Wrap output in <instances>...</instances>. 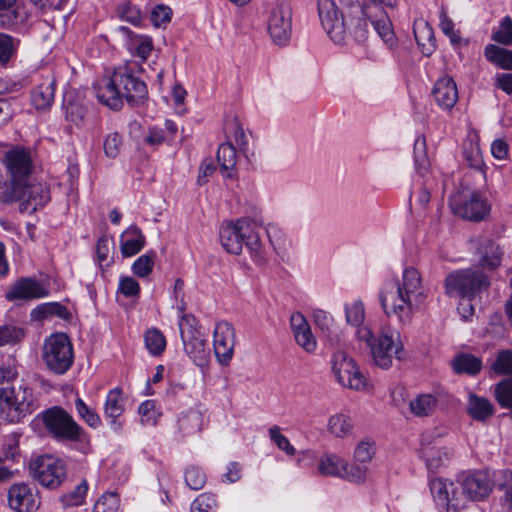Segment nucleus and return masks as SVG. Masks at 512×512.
Returning <instances> with one entry per match:
<instances>
[{
    "label": "nucleus",
    "mask_w": 512,
    "mask_h": 512,
    "mask_svg": "<svg viewBox=\"0 0 512 512\" xmlns=\"http://www.w3.org/2000/svg\"><path fill=\"white\" fill-rule=\"evenodd\" d=\"M55 80L47 77L31 93V102L37 110H46L54 101Z\"/></svg>",
    "instance_id": "obj_28"
},
{
    "label": "nucleus",
    "mask_w": 512,
    "mask_h": 512,
    "mask_svg": "<svg viewBox=\"0 0 512 512\" xmlns=\"http://www.w3.org/2000/svg\"><path fill=\"white\" fill-rule=\"evenodd\" d=\"M488 277L477 267L457 270L445 280V292L449 297L471 298L489 287Z\"/></svg>",
    "instance_id": "obj_8"
},
{
    "label": "nucleus",
    "mask_w": 512,
    "mask_h": 512,
    "mask_svg": "<svg viewBox=\"0 0 512 512\" xmlns=\"http://www.w3.org/2000/svg\"><path fill=\"white\" fill-rule=\"evenodd\" d=\"M33 394L26 386L0 388V411L10 422H18L33 410Z\"/></svg>",
    "instance_id": "obj_11"
},
{
    "label": "nucleus",
    "mask_w": 512,
    "mask_h": 512,
    "mask_svg": "<svg viewBox=\"0 0 512 512\" xmlns=\"http://www.w3.org/2000/svg\"><path fill=\"white\" fill-rule=\"evenodd\" d=\"M185 482L193 490L201 489L205 482V474L197 467H190L185 473Z\"/></svg>",
    "instance_id": "obj_60"
},
{
    "label": "nucleus",
    "mask_w": 512,
    "mask_h": 512,
    "mask_svg": "<svg viewBox=\"0 0 512 512\" xmlns=\"http://www.w3.org/2000/svg\"><path fill=\"white\" fill-rule=\"evenodd\" d=\"M48 296V290L37 280L23 278L17 281L7 292L6 298L13 300H32Z\"/></svg>",
    "instance_id": "obj_21"
},
{
    "label": "nucleus",
    "mask_w": 512,
    "mask_h": 512,
    "mask_svg": "<svg viewBox=\"0 0 512 512\" xmlns=\"http://www.w3.org/2000/svg\"><path fill=\"white\" fill-rule=\"evenodd\" d=\"M457 487L451 485L452 507L459 509L471 501L482 500L491 492V483L482 472H463L457 477Z\"/></svg>",
    "instance_id": "obj_7"
},
{
    "label": "nucleus",
    "mask_w": 512,
    "mask_h": 512,
    "mask_svg": "<svg viewBox=\"0 0 512 512\" xmlns=\"http://www.w3.org/2000/svg\"><path fill=\"white\" fill-rule=\"evenodd\" d=\"M318 15L323 29L335 43H343L348 33L357 41L365 40L368 35L371 22L366 4L339 12L334 0H318Z\"/></svg>",
    "instance_id": "obj_3"
},
{
    "label": "nucleus",
    "mask_w": 512,
    "mask_h": 512,
    "mask_svg": "<svg viewBox=\"0 0 512 512\" xmlns=\"http://www.w3.org/2000/svg\"><path fill=\"white\" fill-rule=\"evenodd\" d=\"M5 162L11 174V186L27 180L33 171V161L30 153L23 148L16 147L6 153Z\"/></svg>",
    "instance_id": "obj_19"
},
{
    "label": "nucleus",
    "mask_w": 512,
    "mask_h": 512,
    "mask_svg": "<svg viewBox=\"0 0 512 512\" xmlns=\"http://www.w3.org/2000/svg\"><path fill=\"white\" fill-rule=\"evenodd\" d=\"M413 32L422 54L430 56L435 50V36L430 24L423 19L416 20Z\"/></svg>",
    "instance_id": "obj_29"
},
{
    "label": "nucleus",
    "mask_w": 512,
    "mask_h": 512,
    "mask_svg": "<svg viewBox=\"0 0 512 512\" xmlns=\"http://www.w3.org/2000/svg\"><path fill=\"white\" fill-rule=\"evenodd\" d=\"M486 58L505 70L512 69V51L490 44L485 48Z\"/></svg>",
    "instance_id": "obj_39"
},
{
    "label": "nucleus",
    "mask_w": 512,
    "mask_h": 512,
    "mask_svg": "<svg viewBox=\"0 0 512 512\" xmlns=\"http://www.w3.org/2000/svg\"><path fill=\"white\" fill-rule=\"evenodd\" d=\"M154 258V252H149L138 257L132 265L133 273L141 278L148 276L153 270Z\"/></svg>",
    "instance_id": "obj_49"
},
{
    "label": "nucleus",
    "mask_w": 512,
    "mask_h": 512,
    "mask_svg": "<svg viewBox=\"0 0 512 512\" xmlns=\"http://www.w3.org/2000/svg\"><path fill=\"white\" fill-rule=\"evenodd\" d=\"M144 342L147 350L152 356H160L166 348V338L156 328L148 329L144 334Z\"/></svg>",
    "instance_id": "obj_42"
},
{
    "label": "nucleus",
    "mask_w": 512,
    "mask_h": 512,
    "mask_svg": "<svg viewBox=\"0 0 512 512\" xmlns=\"http://www.w3.org/2000/svg\"><path fill=\"white\" fill-rule=\"evenodd\" d=\"M468 413L473 419L483 421L492 416L494 409L486 398L470 395L468 399Z\"/></svg>",
    "instance_id": "obj_36"
},
{
    "label": "nucleus",
    "mask_w": 512,
    "mask_h": 512,
    "mask_svg": "<svg viewBox=\"0 0 512 512\" xmlns=\"http://www.w3.org/2000/svg\"><path fill=\"white\" fill-rule=\"evenodd\" d=\"M13 38L7 34L0 33V62H7L14 52Z\"/></svg>",
    "instance_id": "obj_64"
},
{
    "label": "nucleus",
    "mask_w": 512,
    "mask_h": 512,
    "mask_svg": "<svg viewBox=\"0 0 512 512\" xmlns=\"http://www.w3.org/2000/svg\"><path fill=\"white\" fill-rule=\"evenodd\" d=\"M266 233L273 250L281 257L287 255L291 248V241L287 238L284 231L276 225L269 224L266 227Z\"/></svg>",
    "instance_id": "obj_34"
},
{
    "label": "nucleus",
    "mask_w": 512,
    "mask_h": 512,
    "mask_svg": "<svg viewBox=\"0 0 512 512\" xmlns=\"http://www.w3.org/2000/svg\"><path fill=\"white\" fill-rule=\"evenodd\" d=\"M345 459L335 453H324L318 459L317 469L320 475L341 477Z\"/></svg>",
    "instance_id": "obj_31"
},
{
    "label": "nucleus",
    "mask_w": 512,
    "mask_h": 512,
    "mask_svg": "<svg viewBox=\"0 0 512 512\" xmlns=\"http://www.w3.org/2000/svg\"><path fill=\"white\" fill-rule=\"evenodd\" d=\"M145 236L141 230L131 225L120 236V250L124 257H132L142 250Z\"/></svg>",
    "instance_id": "obj_27"
},
{
    "label": "nucleus",
    "mask_w": 512,
    "mask_h": 512,
    "mask_svg": "<svg viewBox=\"0 0 512 512\" xmlns=\"http://www.w3.org/2000/svg\"><path fill=\"white\" fill-rule=\"evenodd\" d=\"M450 205L454 214L475 222L484 220L490 211L487 202L476 193L454 196L450 200Z\"/></svg>",
    "instance_id": "obj_17"
},
{
    "label": "nucleus",
    "mask_w": 512,
    "mask_h": 512,
    "mask_svg": "<svg viewBox=\"0 0 512 512\" xmlns=\"http://www.w3.org/2000/svg\"><path fill=\"white\" fill-rule=\"evenodd\" d=\"M491 368L497 375H512V351H499Z\"/></svg>",
    "instance_id": "obj_47"
},
{
    "label": "nucleus",
    "mask_w": 512,
    "mask_h": 512,
    "mask_svg": "<svg viewBox=\"0 0 512 512\" xmlns=\"http://www.w3.org/2000/svg\"><path fill=\"white\" fill-rule=\"evenodd\" d=\"M213 346L218 362L221 365H228L235 346V330L229 322L222 321L216 324Z\"/></svg>",
    "instance_id": "obj_18"
},
{
    "label": "nucleus",
    "mask_w": 512,
    "mask_h": 512,
    "mask_svg": "<svg viewBox=\"0 0 512 512\" xmlns=\"http://www.w3.org/2000/svg\"><path fill=\"white\" fill-rule=\"evenodd\" d=\"M451 366L456 374L474 376L481 371L482 361L472 354L460 353L453 358Z\"/></svg>",
    "instance_id": "obj_30"
},
{
    "label": "nucleus",
    "mask_w": 512,
    "mask_h": 512,
    "mask_svg": "<svg viewBox=\"0 0 512 512\" xmlns=\"http://www.w3.org/2000/svg\"><path fill=\"white\" fill-rule=\"evenodd\" d=\"M421 457L425 461L428 470L437 471L447 465L451 458V452L437 444H427L421 447Z\"/></svg>",
    "instance_id": "obj_25"
},
{
    "label": "nucleus",
    "mask_w": 512,
    "mask_h": 512,
    "mask_svg": "<svg viewBox=\"0 0 512 512\" xmlns=\"http://www.w3.org/2000/svg\"><path fill=\"white\" fill-rule=\"evenodd\" d=\"M368 473V466L357 463L354 460L352 463L345 460L340 478L350 483L363 484L367 480Z\"/></svg>",
    "instance_id": "obj_38"
},
{
    "label": "nucleus",
    "mask_w": 512,
    "mask_h": 512,
    "mask_svg": "<svg viewBox=\"0 0 512 512\" xmlns=\"http://www.w3.org/2000/svg\"><path fill=\"white\" fill-rule=\"evenodd\" d=\"M75 409L78 416L91 428L100 427L102 421L99 414L89 407L80 397L75 399Z\"/></svg>",
    "instance_id": "obj_44"
},
{
    "label": "nucleus",
    "mask_w": 512,
    "mask_h": 512,
    "mask_svg": "<svg viewBox=\"0 0 512 512\" xmlns=\"http://www.w3.org/2000/svg\"><path fill=\"white\" fill-rule=\"evenodd\" d=\"M178 425L181 432L188 434L199 432L203 426V415L199 410H189L179 418Z\"/></svg>",
    "instance_id": "obj_41"
},
{
    "label": "nucleus",
    "mask_w": 512,
    "mask_h": 512,
    "mask_svg": "<svg viewBox=\"0 0 512 512\" xmlns=\"http://www.w3.org/2000/svg\"><path fill=\"white\" fill-rule=\"evenodd\" d=\"M432 95L440 108L444 110L452 109L458 100L455 81L449 76L438 79L432 90Z\"/></svg>",
    "instance_id": "obj_23"
},
{
    "label": "nucleus",
    "mask_w": 512,
    "mask_h": 512,
    "mask_svg": "<svg viewBox=\"0 0 512 512\" xmlns=\"http://www.w3.org/2000/svg\"><path fill=\"white\" fill-rule=\"evenodd\" d=\"M451 485L457 487V482H447L442 478H435L430 482V490L435 500L447 507L452 506Z\"/></svg>",
    "instance_id": "obj_37"
},
{
    "label": "nucleus",
    "mask_w": 512,
    "mask_h": 512,
    "mask_svg": "<svg viewBox=\"0 0 512 512\" xmlns=\"http://www.w3.org/2000/svg\"><path fill=\"white\" fill-rule=\"evenodd\" d=\"M365 311L362 302L356 301L346 305V320L353 326H359L364 321Z\"/></svg>",
    "instance_id": "obj_57"
},
{
    "label": "nucleus",
    "mask_w": 512,
    "mask_h": 512,
    "mask_svg": "<svg viewBox=\"0 0 512 512\" xmlns=\"http://www.w3.org/2000/svg\"><path fill=\"white\" fill-rule=\"evenodd\" d=\"M18 375L15 359H8L7 362L0 365V384L13 381Z\"/></svg>",
    "instance_id": "obj_63"
},
{
    "label": "nucleus",
    "mask_w": 512,
    "mask_h": 512,
    "mask_svg": "<svg viewBox=\"0 0 512 512\" xmlns=\"http://www.w3.org/2000/svg\"><path fill=\"white\" fill-rule=\"evenodd\" d=\"M32 315L40 318H46L53 315H56L60 318H66L68 311L63 305L59 303H47L42 304L34 309Z\"/></svg>",
    "instance_id": "obj_52"
},
{
    "label": "nucleus",
    "mask_w": 512,
    "mask_h": 512,
    "mask_svg": "<svg viewBox=\"0 0 512 512\" xmlns=\"http://www.w3.org/2000/svg\"><path fill=\"white\" fill-rule=\"evenodd\" d=\"M88 491V484L83 480L75 489L61 496V502L64 506H79L84 502Z\"/></svg>",
    "instance_id": "obj_50"
},
{
    "label": "nucleus",
    "mask_w": 512,
    "mask_h": 512,
    "mask_svg": "<svg viewBox=\"0 0 512 512\" xmlns=\"http://www.w3.org/2000/svg\"><path fill=\"white\" fill-rule=\"evenodd\" d=\"M172 10L165 5H157L151 13V20L156 27H160L171 20Z\"/></svg>",
    "instance_id": "obj_62"
},
{
    "label": "nucleus",
    "mask_w": 512,
    "mask_h": 512,
    "mask_svg": "<svg viewBox=\"0 0 512 512\" xmlns=\"http://www.w3.org/2000/svg\"><path fill=\"white\" fill-rule=\"evenodd\" d=\"M354 425L350 416L344 413H336L329 417L327 422L328 432L336 438H346L351 435Z\"/></svg>",
    "instance_id": "obj_33"
},
{
    "label": "nucleus",
    "mask_w": 512,
    "mask_h": 512,
    "mask_svg": "<svg viewBox=\"0 0 512 512\" xmlns=\"http://www.w3.org/2000/svg\"><path fill=\"white\" fill-rule=\"evenodd\" d=\"M426 297L421 275L414 267L405 268L401 279L386 282L379 293L384 313L396 316L404 325L412 321Z\"/></svg>",
    "instance_id": "obj_1"
},
{
    "label": "nucleus",
    "mask_w": 512,
    "mask_h": 512,
    "mask_svg": "<svg viewBox=\"0 0 512 512\" xmlns=\"http://www.w3.org/2000/svg\"><path fill=\"white\" fill-rule=\"evenodd\" d=\"M290 324L296 343L306 352L313 353L316 350L317 342L304 315L300 312L293 313Z\"/></svg>",
    "instance_id": "obj_22"
},
{
    "label": "nucleus",
    "mask_w": 512,
    "mask_h": 512,
    "mask_svg": "<svg viewBox=\"0 0 512 512\" xmlns=\"http://www.w3.org/2000/svg\"><path fill=\"white\" fill-rule=\"evenodd\" d=\"M9 507L17 512H33L40 506L36 489L27 484L12 485L8 490Z\"/></svg>",
    "instance_id": "obj_20"
},
{
    "label": "nucleus",
    "mask_w": 512,
    "mask_h": 512,
    "mask_svg": "<svg viewBox=\"0 0 512 512\" xmlns=\"http://www.w3.org/2000/svg\"><path fill=\"white\" fill-rule=\"evenodd\" d=\"M493 40L504 45L512 43V19L505 17L499 29L493 34Z\"/></svg>",
    "instance_id": "obj_59"
},
{
    "label": "nucleus",
    "mask_w": 512,
    "mask_h": 512,
    "mask_svg": "<svg viewBox=\"0 0 512 512\" xmlns=\"http://www.w3.org/2000/svg\"><path fill=\"white\" fill-rule=\"evenodd\" d=\"M129 49L142 61H146L153 49L152 41L149 37H136L130 41Z\"/></svg>",
    "instance_id": "obj_48"
},
{
    "label": "nucleus",
    "mask_w": 512,
    "mask_h": 512,
    "mask_svg": "<svg viewBox=\"0 0 512 512\" xmlns=\"http://www.w3.org/2000/svg\"><path fill=\"white\" fill-rule=\"evenodd\" d=\"M42 358L50 371L58 375L66 373L74 360L70 338L65 333L52 334L44 342Z\"/></svg>",
    "instance_id": "obj_9"
},
{
    "label": "nucleus",
    "mask_w": 512,
    "mask_h": 512,
    "mask_svg": "<svg viewBox=\"0 0 512 512\" xmlns=\"http://www.w3.org/2000/svg\"><path fill=\"white\" fill-rule=\"evenodd\" d=\"M365 4L367 6V13L370 16L371 25L381 39L392 48L396 45V37L390 17L384 9L394 8L397 0H368Z\"/></svg>",
    "instance_id": "obj_16"
},
{
    "label": "nucleus",
    "mask_w": 512,
    "mask_h": 512,
    "mask_svg": "<svg viewBox=\"0 0 512 512\" xmlns=\"http://www.w3.org/2000/svg\"><path fill=\"white\" fill-rule=\"evenodd\" d=\"M124 412V398L122 390L119 388L112 389L108 392L104 403V415L110 419V425L113 430H119L121 424L118 418Z\"/></svg>",
    "instance_id": "obj_26"
},
{
    "label": "nucleus",
    "mask_w": 512,
    "mask_h": 512,
    "mask_svg": "<svg viewBox=\"0 0 512 512\" xmlns=\"http://www.w3.org/2000/svg\"><path fill=\"white\" fill-rule=\"evenodd\" d=\"M179 329L186 354L197 366H205L210 359V349L207 340L195 327L194 317L183 315Z\"/></svg>",
    "instance_id": "obj_12"
},
{
    "label": "nucleus",
    "mask_w": 512,
    "mask_h": 512,
    "mask_svg": "<svg viewBox=\"0 0 512 512\" xmlns=\"http://www.w3.org/2000/svg\"><path fill=\"white\" fill-rule=\"evenodd\" d=\"M217 160L221 166L224 176L233 177V171L237 162L236 149L231 143L221 144L217 151Z\"/></svg>",
    "instance_id": "obj_35"
},
{
    "label": "nucleus",
    "mask_w": 512,
    "mask_h": 512,
    "mask_svg": "<svg viewBox=\"0 0 512 512\" xmlns=\"http://www.w3.org/2000/svg\"><path fill=\"white\" fill-rule=\"evenodd\" d=\"M140 66L134 61H127L116 67L109 77L99 80L94 89L97 99L113 110H120L123 101L131 106L142 104L148 96L147 86L135 73Z\"/></svg>",
    "instance_id": "obj_2"
},
{
    "label": "nucleus",
    "mask_w": 512,
    "mask_h": 512,
    "mask_svg": "<svg viewBox=\"0 0 512 512\" xmlns=\"http://www.w3.org/2000/svg\"><path fill=\"white\" fill-rule=\"evenodd\" d=\"M269 435L276 446L287 455L295 454L294 446L290 443L289 439L280 432V428L278 426L271 427L269 429Z\"/></svg>",
    "instance_id": "obj_56"
},
{
    "label": "nucleus",
    "mask_w": 512,
    "mask_h": 512,
    "mask_svg": "<svg viewBox=\"0 0 512 512\" xmlns=\"http://www.w3.org/2000/svg\"><path fill=\"white\" fill-rule=\"evenodd\" d=\"M123 144L122 136L113 132L106 136L103 144L105 155L109 158H115L120 153Z\"/></svg>",
    "instance_id": "obj_55"
},
{
    "label": "nucleus",
    "mask_w": 512,
    "mask_h": 512,
    "mask_svg": "<svg viewBox=\"0 0 512 512\" xmlns=\"http://www.w3.org/2000/svg\"><path fill=\"white\" fill-rule=\"evenodd\" d=\"M42 421L48 433L58 441L83 442L87 439L85 430L60 406L44 411Z\"/></svg>",
    "instance_id": "obj_6"
},
{
    "label": "nucleus",
    "mask_w": 512,
    "mask_h": 512,
    "mask_svg": "<svg viewBox=\"0 0 512 512\" xmlns=\"http://www.w3.org/2000/svg\"><path fill=\"white\" fill-rule=\"evenodd\" d=\"M25 336L24 330L15 325L0 326V347L20 342Z\"/></svg>",
    "instance_id": "obj_46"
},
{
    "label": "nucleus",
    "mask_w": 512,
    "mask_h": 512,
    "mask_svg": "<svg viewBox=\"0 0 512 512\" xmlns=\"http://www.w3.org/2000/svg\"><path fill=\"white\" fill-rule=\"evenodd\" d=\"M482 266L494 269L501 263L502 251L492 240L481 237L472 241Z\"/></svg>",
    "instance_id": "obj_24"
},
{
    "label": "nucleus",
    "mask_w": 512,
    "mask_h": 512,
    "mask_svg": "<svg viewBox=\"0 0 512 512\" xmlns=\"http://www.w3.org/2000/svg\"><path fill=\"white\" fill-rule=\"evenodd\" d=\"M118 291L126 297H138L140 294L139 283L130 276L120 278Z\"/></svg>",
    "instance_id": "obj_61"
},
{
    "label": "nucleus",
    "mask_w": 512,
    "mask_h": 512,
    "mask_svg": "<svg viewBox=\"0 0 512 512\" xmlns=\"http://www.w3.org/2000/svg\"><path fill=\"white\" fill-rule=\"evenodd\" d=\"M30 474L41 486L55 489L66 479L67 468L63 460L52 455H42L31 461Z\"/></svg>",
    "instance_id": "obj_13"
},
{
    "label": "nucleus",
    "mask_w": 512,
    "mask_h": 512,
    "mask_svg": "<svg viewBox=\"0 0 512 512\" xmlns=\"http://www.w3.org/2000/svg\"><path fill=\"white\" fill-rule=\"evenodd\" d=\"M268 32L276 45H286L292 33V8L286 1L275 3L268 14Z\"/></svg>",
    "instance_id": "obj_15"
},
{
    "label": "nucleus",
    "mask_w": 512,
    "mask_h": 512,
    "mask_svg": "<svg viewBox=\"0 0 512 512\" xmlns=\"http://www.w3.org/2000/svg\"><path fill=\"white\" fill-rule=\"evenodd\" d=\"M414 161L418 172L424 174L429 167V159L426 153V139L424 136H418L415 140Z\"/></svg>",
    "instance_id": "obj_45"
},
{
    "label": "nucleus",
    "mask_w": 512,
    "mask_h": 512,
    "mask_svg": "<svg viewBox=\"0 0 512 512\" xmlns=\"http://www.w3.org/2000/svg\"><path fill=\"white\" fill-rule=\"evenodd\" d=\"M50 199L48 189L42 184L26 183V180L11 186L10 194L3 195V201H18L22 212L33 213Z\"/></svg>",
    "instance_id": "obj_14"
},
{
    "label": "nucleus",
    "mask_w": 512,
    "mask_h": 512,
    "mask_svg": "<svg viewBox=\"0 0 512 512\" xmlns=\"http://www.w3.org/2000/svg\"><path fill=\"white\" fill-rule=\"evenodd\" d=\"M357 336L369 345L375 364L382 369L392 366L393 357L398 360L404 357V346L400 339V333L395 329L384 328L378 337L373 338L369 328L361 327L357 330Z\"/></svg>",
    "instance_id": "obj_5"
},
{
    "label": "nucleus",
    "mask_w": 512,
    "mask_h": 512,
    "mask_svg": "<svg viewBox=\"0 0 512 512\" xmlns=\"http://www.w3.org/2000/svg\"><path fill=\"white\" fill-rule=\"evenodd\" d=\"M119 498L112 492L104 493L95 503L93 511L96 512H118Z\"/></svg>",
    "instance_id": "obj_53"
},
{
    "label": "nucleus",
    "mask_w": 512,
    "mask_h": 512,
    "mask_svg": "<svg viewBox=\"0 0 512 512\" xmlns=\"http://www.w3.org/2000/svg\"><path fill=\"white\" fill-rule=\"evenodd\" d=\"M216 499L210 494H201L193 502L191 512H215Z\"/></svg>",
    "instance_id": "obj_58"
},
{
    "label": "nucleus",
    "mask_w": 512,
    "mask_h": 512,
    "mask_svg": "<svg viewBox=\"0 0 512 512\" xmlns=\"http://www.w3.org/2000/svg\"><path fill=\"white\" fill-rule=\"evenodd\" d=\"M438 407V398L433 394H420L409 403V409L416 417L432 415Z\"/></svg>",
    "instance_id": "obj_32"
},
{
    "label": "nucleus",
    "mask_w": 512,
    "mask_h": 512,
    "mask_svg": "<svg viewBox=\"0 0 512 512\" xmlns=\"http://www.w3.org/2000/svg\"><path fill=\"white\" fill-rule=\"evenodd\" d=\"M263 225L260 217L241 218L236 222H228L220 227V241L228 253L238 255L243 245L252 253H259L262 243L257 228Z\"/></svg>",
    "instance_id": "obj_4"
},
{
    "label": "nucleus",
    "mask_w": 512,
    "mask_h": 512,
    "mask_svg": "<svg viewBox=\"0 0 512 512\" xmlns=\"http://www.w3.org/2000/svg\"><path fill=\"white\" fill-rule=\"evenodd\" d=\"M18 0H0V12L11 10L12 17L9 18L8 24L14 25L23 23L27 19V14L17 6Z\"/></svg>",
    "instance_id": "obj_54"
},
{
    "label": "nucleus",
    "mask_w": 512,
    "mask_h": 512,
    "mask_svg": "<svg viewBox=\"0 0 512 512\" xmlns=\"http://www.w3.org/2000/svg\"><path fill=\"white\" fill-rule=\"evenodd\" d=\"M331 369L336 381L343 387L364 391L369 387L368 380L359 370L353 358L340 346L334 347Z\"/></svg>",
    "instance_id": "obj_10"
},
{
    "label": "nucleus",
    "mask_w": 512,
    "mask_h": 512,
    "mask_svg": "<svg viewBox=\"0 0 512 512\" xmlns=\"http://www.w3.org/2000/svg\"><path fill=\"white\" fill-rule=\"evenodd\" d=\"M139 414L143 425L155 426L160 417L156 409L155 402L152 400L144 401L139 407Z\"/></svg>",
    "instance_id": "obj_51"
},
{
    "label": "nucleus",
    "mask_w": 512,
    "mask_h": 512,
    "mask_svg": "<svg viewBox=\"0 0 512 512\" xmlns=\"http://www.w3.org/2000/svg\"><path fill=\"white\" fill-rule=\"evenodd\" d=\"M376 454V444L371 438L360 440L353 451V460L357 463L368 466Z\"/></svg>",
    "instance_id": "obj_40"
},
{
    "label": "nucleus",
    "mask_w": 512,
    "mask_h": 512,
    "mask_svg": "<svg viewBox=\"0 0 512 512\" xmlns=\"http://www.w3.org/2000/svg\"><path fill=\"white\" fill-rule=\"evenodd\" d=\"M63 109L67 121L75 124L76 126H79L82 123L86 114V109L79 101H76L71 96L66 95L64 97Z\"/></svg>",
    "instance_id": "obj_43"
}]
</instances>
